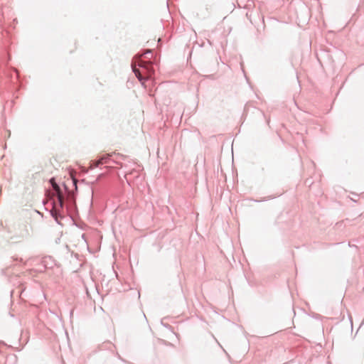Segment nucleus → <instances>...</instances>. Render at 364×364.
I'll list each match as a JSON object with an SVG mask.
<instances>
[{
	"label": "nucleus",
	"instance_id": "1",
	"mask_svg": "<svg viewBox=\"0 0 364 364\" xmlns=\"http://www.w3.org/2000/svg\"><path fill=\"white\" fill-rule=\"evenodd\" d=\"M138 65L140 68H136V61L132 64V69L135 75L138 77L142 85L144 84V80L151 77L153 73L152 65L149 62H144L141 60H139Z\"/></svg>",
	"mask_w": 364,
	"mask_h": 364
},
{
	"label": "nucleus",
	"instance_id": "4",
	"mask_svg": "<svg viewBox=\"0 0 364 364\" xmlns=\"http://www.w3.org/2000/svg\"><path fill=\"white\" fill-rule=\"evenodd\" d=\"M144 55H146V53H144ZM142 55H143V54H142V55H141L139 57V58H138V60H137L138 61H139V60H140V58H141Z\"/></svg>",
	"mask_w": 364,
	"mask_h": 364
},
{
	"label": "nucleus",
	"instance_id": "2",
	"mask_svg": "<svg viewBox=\"0 0 364 364\" xmlns=\"http://www.w3.org/2000/svg\"><path fill=\"white\" fill-rule=\"evenodd\" d=\"M50 183L52 184L53 190L55 191L58 197V200L60 205V206L63 205V196L61 193L60 188L59 186L55 182L54 178L50 179Z\"/></svg>",
	"mask_w": 364,
	"mask_h": 364
},
{
	"label": "nucleus",
	"instance_id": "3",
	"mask_svg": "<svg viewBox=\"0 0 364 364\" xmlns=\"http://www.w3.org/2000/svg\"><path fill=\"white\" fill-rule=\"evenodd\" d=\"M110 154H107L106 156H104L101 157L100 159L93 161L92 166L95 167H97L101 164H107L108 163V159L110 156Z\"/></svg>",
	"mask_w": 364,
	"mask_h": 364
}]
</instances>
